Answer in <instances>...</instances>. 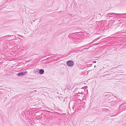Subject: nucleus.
I'll list each match as a JSON object with an SVG mask.
<instances>
[{"instance_id":"nucleus-1","label":"nucleus","mask_w":126,"mask_h":126,"mask_svg":"<svg viewBox=\"0 0 126 126\" xmlns=\"http://www.w3.org/2000/svg\"><path fill=\"white\" fill-rule=\"evenodd\" d=\"M67 65L69 66L72 67L73 65V62L71 60H69L66 63Z\"/></svg>"},{"instance_id":"nucleus-2","label":"nucleus","mask_w":126,"mask_h":126,"mask_svg":"<svg viewBox=\"0 0 126 126\" xmlns=\"http://www.w3.org/2000/svg\"><path fill=\"white\" fill-rule=\"evenodd\" d=\"M79 89L76 88L73 92V93L75 94L74 96H77L78 95V91L79 90Z\"/></svg>"},{"instance_id":"nucleus-3","label":"nucleus","mask_w":126,"mask_h":126,"mask_svg":"<svg viewBox=\"0 0 126 126\" xmlns=\"http://www.w3.org/2000/svg\"><path fill=\"white\" fill-rule=\"evenodd\" d=\"M27 71L26 72H23L18 73L17 75L18 76H22L24 75L25 74H27Z\"/></svg>"},{"instance_id":"nucleus-4","label":"nucleus","mask_w":126,"mask_h":126,"mask_svg":"<svg viewBox=\"0 0 126 126\" xmlns=\"http://www.w3.org/2000/svg\"><path fill=\"white\" fill-rule=\"evenodd\" d=\"M44 72V71L43 69H41L39 70V73L41 74H43Z\"/></svg>"},{"instance_id":"nucleus-5","label":"nucleus","mask_w":126,"mask_h":126,"mask_svg":"<svg viewBox=\"0 0 126 126\" xmlns=\"http://www.w3.org/2000/svg\"><path fill=\"white\" fill-rule=\"evenodd\" d=\"M83 93H79V92L78 94V95H77L78 96H79L80 97H82V95Z\"/></svg>"},{"instance_id":"nucleus-6","label":"nucleus","mask_w":126,"mask_h":126,"mask_svg":"<svg viewBox=\"0 0 126 126\" xmlns=\"http://www.w3.org/2000/svg\"><path fill=\"white\" fill-rule=\"evenodd\" d=\"M108 16H111V15H116L117 14L113 13H110L108 14Z\"/></svg>"},{"instance_id":"nucleus-7","label":"nucleus","mask_w":126,"mask_h":126,"mask_svg":"<svg viewBox=\"0 0 126 126\" xmlns=\"http://www.w3.org/2000/svg\"><path fill=\"white\" fill-rule=\"evenodd\" d=\"M81 107L80 106L78 107V109L77 110L78 111H78H79L80 110H81Z\"/></svg>"},{"instance_id":"nucleus-8","label":"nucleus","mask_w":126,"mask_h":126,"mask_svg":"<svg viewBox=\"0 0 126 126\" xmlns=\"http://www.w3.org/2000/svg\"><path fill=\"white\" fill-rule=\"evenodd\" d=\"M82 89L83 90V89H82V88L81 89H79V91H78V93H79H79H83V92H82L81 91V90H82Z\"/></svg>"},{"instance_id":"nucleus-9","label":"nucleus","mask_w":126,"mask_h":126,"mask_svg":"<svg viewBox=\"0 0 126 126\" xmlns=\"http://www.w3.org/2000/svg\"><path fill=\"white\" fill-rule=\"evenodd\" d=\"M96 67V66H94V67L95 68Z\"/></svg>"},{"instance_id":"nucleus-10","label":"nucleus","mask_w":126,"mask_h":126,"mask_svg":"<svg viewBox=\"0 0 126 126\" xmlns=\"http://www.w3.org/2000/svg\"><path fill=\"white\" fill-rule=\"evenodd\" d=\"M47 112H49V111H47Z\"/></svg>"}]
</instances>
